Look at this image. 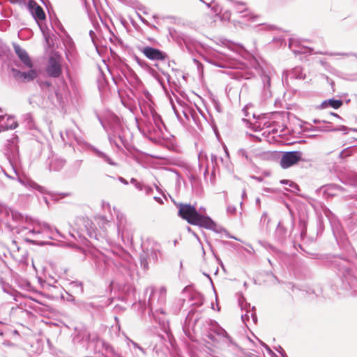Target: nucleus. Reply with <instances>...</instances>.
<instances>
[{"instance_id": "2eb2a0df", "label": "nucleus", "mask_w": 357, "mask_h": 357, "mask_svg": "<svg viewBox=\"0 0 357 357\" xmlns=\"http://www.w3.org/2000/svg\"><path fill=\"white\" fill-rule=\"evenodd\" d=\"M96 153L98 157L102 158L108 164H109L111 165H114V166L116 165V164L115 162H114L112 161V160L108 155H107L105 153H104L101 151H96Z\"/></svg>"}, {"instance_id": "a211bd4d", "label": "nucleus", "mask_w": 357, "mask_h": 357, "mask_svg": "<svg viewBox=\"0 0 357 357\" xmlns=\"http://www.w3.org/2000/svg\"><path fill=\"white\" fill-rule=\"evenodd\" d=\"M238 155L240 157L244 158L246 160L250 161V158H249L248 154L245 149H239L238 151Z\"/></svg>"}, {"instance_id": "aec40b11", "label": "nucleus", "mask_w": 357, "mask_h": 357, "mask_svg": "<svg viewBox=\"0 0 357 357\" xmlns=\"http://www.w3.org/2000/svg\"><path fill=\"white\" fill-rule=\"evenodd\" d=\"M351 154V151L350 149H344L340 153V158H345V157H347L349 155H350Z\"/></svg>"}, {"instance_id": "4468645a", "label": "nucleus", "mask_w": 357, "mask_h": 357, "mask_svg": "<svg viewBox=\"0 0 357 357\" xmlns=\"http://www.w3.org/2000/svg\"><path fill=\"white\" fill-rule=\"evenodd\" d=\"M271 222L270 218L266 213H264L260 219V223L262 227H265L266 229H268L269 223Z\"/></svg>"}, {"instance_id": "f3484780", "label": "nucleus", "mask_w": 357, "mask_h": 357, "mask_svg": "<svg viewBox=\"0 0 357 357\" xmlns=\"http://www.w3.org/2000/svg\"><path fill=\"white\" fill-rule=\"evenodd\" d=\"M158 293L159 294L158 300L160 303H163L165 300L167 289L164 287H161L158 291Z\"/></svg>"}, {"instance_id": "cd10ccee", "label": "nucleus", "mask_w": 357, "mask_h": 357, "mask_svg": "<svg viewBox=\"0 0 357 357\" xmlns=\"http://www.w3.org/2000/svg\"><path fill=\"white\" fill-rule=\"evenodd\" d=\"M141 21L145 24H149V22H147V20H146L145 19L141 17Z\"/></svg>"}, {"instance_id": "ddd939ff", "label": "nucleus", "mask_w": 357, "mask_h": 357, "mask_svg": "<svg viewBox=\"0 0 357 357\" xmlns=\"http://www.w3.org/2000/svg\"><path fill=\"white\" fill-rule=\"evenodd\" d=\"M206 160H207L206 155L202 153H199V165L200 167L206 166L204 174H206L208 172V166L207 164H206Z\"/></svg>"}, {"instance_id": "473e14b6", "label": "nucleus", "mask_w": 357, "mask_h": 357, "mask_svg": "<svg viewBox=\"0 0 357 357\" xmlns=\"http://www.w3.org/2000/svg\"><path fill=\"white\" fill-rule=\"evenodd\" d=\"M331 115H333V116H336V117H337V118H340L339 115H338V114H337L331 113Z\"/></svg>"}, {"instance_id": "c85d7f7f", "label": "nucleus", "mask_w": 357, "mask_h": 357, "mask_svg": "<svg viewBox=\"0 0 357 357\" xmlns=\"http://www.w3.org/2000/svg\"><path fill=\"white\" fill-rule=\"evenodd\" d=\"M330 55H347V54L331 53Z\"/></svg>"}, {"instance_id": "0eeeda50", "label": "nucleus", "mask_w": 357, "mask_h": 357, "mask_svg": "<svg viewBox=\"0 0 357 357\" xmlns=\"http://www.w3.org/2000/svg\"><path fill=\"white\" fill-rule=\"evenodd\" d=\"M13 47L15 54L23 64L27 68H32L33 63L26 51L17 44H15Z\"/></svg>"}, {"instance_id": "4c0bfd02", "label": "nucleus", "mask_w": 357, "mask_h": 357, "mask_svg": "<svg viewBox=\"0 0 357 357\" xmlns=\"http://www.w3.org/2000/svg\"><path fill=\"white\" fill-rule=\"evenodd\" d=\"M201 1H203V0H200Z\"/></svg>"}, {"instance_id": "1a4fd4ad", "label": "nucleus", "mask_w": 357, "mask_h": 357, "mask_svg": "<svg viewBox=\"0 0 357 357\" xmlns=\"http://www.w3.org/2000/svg\"><path fill=\"white\" fill-rule=\"evenodd\" d=\"M229 3L231 4L232 7L234 8V9L236 10L238 13H246L244 15H243V17H248L250 19H252L253 21H255V19L257 18V16L253 15L248 9L247 6L244 3L242 2H237L234 1H229Z\"/></svg>"}, {"instance_id": "a878e982", "label": "nucleus", "mask_w": 357, "mask_h": 357, "mask_svg": "<svg viewBox=\"0 0 357 357\" xmlns=\"http://www.w3.org/2000/svg\"><path fill=\"white\" fill-rule=\"evenodd\" d=\"M119 181H120L121 183H124V184H126H126H128V181H127L125 178H122V177H120V178H119Z\"/></svg>"}, {"instance_id": "412c9836", "label": "nucleus", "mask_w": 357, "mask_h": 357, "mask_svg": "<svg viewBox=\"0 0 357 357\" xmlns=\"http://www.w3.org/2000/svg\"><path fill=\"white\" fill-rule=\"evenodd\" d=\"M130 182L135 185V187L140 190H142V185L136 179L132 178Z\"/></svg>"}, {"instance_id": "2f4dec72", "label": "nucleus", "mask_w": 357, "mask_h": 357, "mask_svg": "<svg viewBox=\"0 0 357 357\" xmlns=\"http://www.w3.org/2000/svg\"><path fill=\"white\" fill-rule=\"evenodd\" d=\"M245 196H246L245 190H243V193H242V197L244 198Z\"/></svg>"}, {"instance_id": "f704fd0d", "label": "nucleus", "mask_w": 357, "mask_h": 357, "mask_svg": "<svg viewBox=\"0 0 357 357\" xmlns=\"http://www.w3.org/2000/svg\"><path fill=\"white\" fill-rule=\"evenodd\" d=\"M264 190L266 192H272V190L271 189H265Z\"/></svg>"}, {"instance_id": "4be33fe9", "label": "nucleus", "mask_w": 357, "mask_h": 357, "mask_svg": "<svg viewBox=\"0 0 357 357\" xmlns=\"http://www.w3.org/2000/svg\"><path fill=\"white\" fill-rule=\"evenodd\" d=\"M212 9L217 15L222 13V8L219 5L214 6Z\"/></svg>"}, {"instance_id": "393cba45", "label": "nucleus", "mask_w": 357, "mask_h": 357, "mask_svg": "<svg viewBox=\"0 0 357 357\" xmlns=\"http://www.w3.org/2000/svg\"><path fill=\"white\" fill-rule=\"evenodd\" d=\"M211 162H216V160H217L216 155L212 154L211 155Z\"/></svg>"}, {"instance_id": "72a5a7b5", "label": "nucleus", "mask_w": 357, "mask_h": 357, "mask_svg": "<svg viewBox=\"0 0 357 357\" xmlns=\"http://www.w3.org/2000/svg\"><path fill=\"white\" fill-rule=\"evenodd\" d=\"M225 151L227 155H229V153H228L226 147H225Z\"/></svg>"}, {"instance_id": "b1692460", "label": "nucleus", "mask_w": 357, "mask_h": 357, "mask_svg": "<svg viewBox=\"0 0 357 357\" xmlns=\"http://www.w3.org/2000/svg\"><path fill=\"white\" fill-rule=\"evenodd\" d=\"M280 182H281V183H283V184L289 183V186H291V187H296V185L293 182L289 181L288 180H282Z\"/></svg>"}, {"instance_id": "f257e3e1", "label": "nucleus", "mask_w": 357, "mask_h": 357, "mask_svg": "<svg viewBox=\"0 0 357 357\" xmlns=\"http://www.w3.org/2000/svg\"><path fill=\"white\" fill-rule=\"evenodd\" d=\"M178 215L191 225H198L206 229H213L215 226V223L209 217L199 214L195 207L190 204H181Z\"/></svg>"}, {"instance_id": "6e6552de", "label": "nucleus", "mask_w": 357, "mask_h": 357, "mask_svg": "<svg viewBox=\"0 0 357 357\" xmlns=\"http://www.w3.org/2000/svg\"><path fill=\"white\" fill-rule=\"evenodd\" d=\"M29 6L32 15L38 23H39V21H42L45 19V14L43 8L35 1H31Z\"/></svg>"}, {"instance_id": "6ab92c4d", "label": "nucleus", "mask_w": 357, "mask_h": 357, "mask_svg": "<svg viewBox=\"0 0 357 357\" xmlns=\"http://www.w3.org/2000/svg\"><path fill=\"white\" fill-rule=\"evenodd\" d=\"M276 232L279 234L280 236H283L285 233L284 229L282 227L281 222H279L278 225V227L276 229Z\"/></svg>"}, {"instance_id": "f8f14e48", "label": "nucleus", "mask_w": 357, "mask_h": 357, "mask_svg": "<svg viewBox=\"0 0 357 357\" xmlns=\"http://www.w3.org/2000/svg\"><path fill=\"white\" fill-rule=\"evenodd\" d=\"M216 333L218 336L225 338L226 342L229 344H231V346L236 347V345H234V342H233L232 339L229 336L227 333L223 328L218 329Z\"/></svg>"}, {"instance_id": "5701e85b", "label": "nucleus", "mask_w": 357, "mask_h": 357, "mask_svg": "<svg viewBox=\"0 0 357 357\" xmlns=\"http://www.w3.org/2000/svg\"><path fill=\"white\" fill-rule=\"evenodd\" d=\"M347 130H348V128L344 126H341L339 128L333 129V130H335V131H344V132H346Z\"/></svg>"}, {"instance_id": "dca6fc26", "label": "nucleus", "mask_w": 357, "mask_h": 357, "mask_svg": "<svg viewBox=\"0 0 357 357\" xmlns=\"http://www.w3.org/2000/svg\"><path fill=\"white\" fill-rule=\"evenodd\" d=\"M20 182L25 186H29L31 188L37 189L40 191L42 190V187L39 186L38 184H36L35 182H33L32 181H24L20 179Z\"/></svg>"}, {"instance_id": "9d476101", "label": "nucleus", "mask_w": 357, "mask_h": 357, "mask_svg": "<svg viewBox=\"0 0 357 357\" xmlns=\"http://www.w3.org/2000/svg\"><path fill=\"white\" fill-rule=\"evenodd\" d=\"M13 72L16 77L22 79L25 82L31 81L37 76V73L35 70H30L28 72H21L20 70L13 69Z\"/></svg>"}, {"instance_id": "9b49d317", "label": "nucleus", "mask_w": 357, "mask_h": 357, "mask_svg": "<svg viewBox=\"0 0 357 357\" xmlns=\"http://www.w3.org/2000/svg\"><path fill=\"white\" fill-rule=\"evenodd\" d=\"M342 105V101L340 100L329 99L322 102V108H327L328 107L334 109H338Z\"/></svg>"}, {"instance_id": "c756f323", "label": "nucleus", "mask_w": 357, "mask_h": 357, "mask_svg": "<svg viewBox=\"0 0 357 357\" xmlns=\"http://www.w3.org/2000/svg\"><path fill=\"white\" fill-rule=\"evenodd\" d=\"M155 294V291L152 289V296L150 298V300H153V297H154V294Z\"/></svg>"}, {"instance_id": "7c9ffc66", "label": "nucleus", "mask_w": 357, "mask_h": 357, "mask_svg": "<svg viewBox=\"0 0 357 357\" xmlns=\"http://www.w3.org/2000/svg\"><path fill=\"white\" fill-rule=\"evenodd\" d=\"M253 178H255L257 181H262V179L261 178L257 177V176H253Z\"/></svg>"}, {"instance_id": "f03ea898", "label": "nucleus", "mask_w": 357, "mask_h": 357, "mask_svg": "<svg viewBox=\"0 0 357 357\" xmlns=\"http://www.w3.org/2000/svg\"><path fill=\"white\" fill-rule=\"evenodd\" d=\"M27 226L24 229L27 230V234L36 235L43 234L51 230V227L45 222H40L33 219H26Z\"/></svg>"}, {"instance_id": "e433bc0d", "label": "nucleus", "mask_w": 357, "mask_h": 357, "mask_svg": "<svg viewBox=\"0 0 357 357\" xmlns=\"http://www.w3.org/2000/svg\"><path fill=\"white\" fill-rule=\"evenodd\" d=\"M248 109V107H246L245 108H244V111L245 112L246 110Z\"/></svg>"}, {"instance_id": "39448f33", "label": "nucleus", "mask_w": 357, "mask_h": 357, "mask_svg": "<svg viewBox=\"0 0 357 357\" xmlns=\"http://www.w3.org/2000/svg\"><path fill=\"white\" fill-rule=\"evenodd\" d=\"M138 50L150 60H164L167 57L165 52L151 47H138Z\"/></svg>"}, {"instance_id": "20e7f679", "label": "nucleus", "mask_w": 357, "mask_h": 357, "mask_svg": "<svg viewBox=\"0 0 357 357\" xmlns=\"http://www.w3.org/2000/svg\"><path fill=\"white\" fill-rule=\"evenodd\" d=\"M47 74L53 77H58L61 74V58L56 54L49 59L47 66Z\"/></svg>"}, {"instance_id": "7ed1b4c3", "label": "nucleus", "mask_w": 357, "mask_h": 357, "mask_svg": "<svg viewBox=\"0 0 357 357\" xmlns=\"http://www.w3.org/2000/svg\"><path fill=\"white\" fill-rule=\"evenodd\" d=\"M303 153L301 151H289L282 154L280 159V166L283 169H287L302 160Z\"/></svg>"}, {"instance_id": "423d86ee", "label": "nucleus", "mask_w": 357, "mask_h": 357, "mask_svg": "<svg viewBox=\"0 0 357 357\" xmlns=\"http://www.w3.org/2000/svg\"><path fill=\"white\" fill-rule=\"evenodd\" d=\"M18 126L15 118L9 115L0 116V132L9 129H15Z\"/></svg>"}, {"instance_id": "bb28decb", "label": "nucleus", "mask_w": 357, "mask_h": 357, "mask_svg": "<svg viewBox=\"0 0 357 357\" xmlns=\"http://www.w3.org/2000/svg\"><path fill=\"white\" fill-rule=\"evenodd\" d=\"M154 199H155L158 202H159L160 204H162V200L161 198L160 197H154Z\"/></svg>"}, {"instance_id": "c9c22d12", "label": "nucleus", "mask_w": 357, "mask_h": 357, "mask_svg": "<svg viewBox=\"0 0 357 357\" xmlns=\"http://www.w3.org/2000/svg\"><path fill=\"white\" fill-rule=\"evenodd\" d=\"M132 344L135 347H137V344L135 342H132Z\"/></svg>"}]
</instances>
